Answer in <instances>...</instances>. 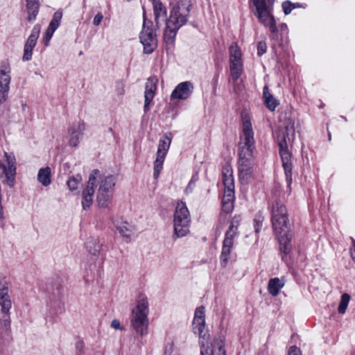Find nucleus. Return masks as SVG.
<instances>
[{
	"label": "nucleus",
	"mask_w": 355,
	"mask_h": 355,
	"mask_svg": "<svg viewBox=\"0 0 355 355\" xmlns=\"http://www.w3.org/2000/svg\"><path fill=\"white\" fill-rule=\"evenodd\" d=\"M272 223L279 242L280 250L288 254L291 249L292 235L289 232L286 208L280 201H275L272 205Z\"/></svg>",
	"instance_id": "3"
},
{
	"label": "nucleus",
	"mask_w": 355,
	"mask_h": 355,
	"mask_svg": "<svg viewBox=\"0 0 355 355\" xmlns=\"http://www.w3.org/2000/svg\"><path fill=\"white\" fill-rule=\"evenodd\" d=\"M103 18V16L102 13H101V12L97 13L95 15V17H94L93 24L95 26H98L101 23Z\"/></svg>",
	"instance_id": "39"
},
{
	"label": "nucleus",
	"mask_w": 355,
	"mask_h": 355,
	"mask_svg": "<svg viewBox=\"0 0 355 355\" xmlns=\"http://www.w3.org/2000/svg\"><path fill=\"white\" fill-rule=\"evenodd\" d=\"M10 291V282L8 277L0 272V294L8 293Z\"/></svg>",
	"instance_id": "31"
},
{
	"label": "nucleus",
	"mask_w": 355,
	"mask_h": 355,
	"mask_svg": "<svg viewBox=\"0 0 355 355\" xmlns=\"http://www.w3.org/2000/svg\"><path fill=\"white\" fill-rule=\"evenodd\" d=\"M282 8L285 15H288L291 11L296 8L295 4L292 3L289 1H286L282 3Z\"/></svg>",
	"instance_id": "35"
},
{
	"label": "nucleus",
	"mask_w": 355,
	"mask_h": 355,
	"mask_svg": "<svg viewBox=\"0 0 355 355\" xmlns=\"http://www.w3.org/2000/svg\"><path fill=\"white\" fill-rule=\"evenodd\" d=\"M295 135L294 122L288 119L285 122L284 127L279 130L277 137L282 166L284 169L288 187L292 182V161L291 154L288 150V145L293 141Z\"/></svg>",
	"instance_id": "4"
},
{
	"label": "nucleus",
	"mask_w": 355,
	"mask_h": 355,
	"mask_svg": "<svg viewBox=\"0 0 355 355\" xmlns=\"http://www.w3.org/2000/svg\"><path fill=\"white\" fill-rule=\"evenodd\" d=\"M85 125L83 123L74 124L69 130V143L71 146L77 147L82 139Z\"/></svg>",
	"instance_id": "21"
},
{
	"label": "nucleus",
	"mask_w": 355,
	"mask_h": 355,
	"mask_svg": "<svg viewBox=\"0 0 355 355\" xmlns=\"http://www.w3.org/2000/svg\"><path fill=\"white\" fill-rule=\"evenodd\" d=\"M157 82L158 80L156 77H150L146 83L144 92L145 102L144 106L145 112L149 110V105L155 96Z\"/></svg>",
	"instance_id": "20"
},
{
	"label": "nucleus",
	"mask_w": 355,
	"mask_h": 355,
	"mask_svg": "<svg viewBox=\"0 0 355 355\" xmlns=\"http://www.w3.org/2000/svg\"><path fill=\"white\" fill-rule=\"evenodd\" d=\"M190 223V213L186 203L178 201L173 214L174 234L178 238L187 236L189 233Z\"/></svg>",
	"instance_id": "9"
},
{
	"label": "nucleus",
	"mask_w": 355,
	"mask_h": 355,
	"mask_svg": "<svg viewBox=\"0 0 355 355\" xmlns=\"http://www.w3.org/2000/svg\"><path fill=\"white\" fill-rule=\"evenodd\" d=\"M80 184V180L76 178L71 177L67 181V186L71 191H76Z\"/></svg>",
	"instance_id": "34"
},
{
	"label": "nucleus",
	"mask_w": 355,
	"mask_h": 355,
	"mask_svg": "<svg viewBox=\"0 0 355 355\" xmlns=\"http://www.w3.org/2000/svg\"><path fill=\"white\" fill-rule=\"evenodd\" d=\"M152 1V3H153V0H151Z\"/></svg>",
	"instance_id": "44"
},
{
	"label": "nucleus",
	"mask_w": 355,
	"mask_h": 355,
	"mask_svg": "<svg viewBox=\"0 0 355 355\" xmlns=\"http://www.w3.org/2000/svg\"><path fill=\"white\" fill-rule=\"evenodd\" d=\"M116 180V177L112 175L102 177L99 175L96 178V202L100 207H107L112 202Z\"/></svg>",
	"instance_id": "7"
},
{
	"label": "nucleus",
	"mask_w": 355,
	"mask_h": 355,
	"mask_svg": "<svg viewBox=\"0 0 355 355\" xmlns=\"http://www.w3.org/2000/svg\"><path fill=\"white\" fill-rule=\"evenodd\" d=\"M205 307L200 306L196 309L193 321V330L201 339L202 355H225L224 341L222 338H216L210 346L205 347L204 340L209 338L207 331L205 328Z\"/></svg>",
	"instance_id": "5"
},
{
	"label": "nucleus",
	"mask_w": 355,
	"mask_h": 355,
	"mask_svg": "<svg viewBox=\"0 0 355 355\" xmlns=\"http://www.w3.org/2000/svg\"><path fill=\"white\" fill-rule=\"evenodd\" d=\"M55 31L48 27L43 37V42L46 46H49V42Z\"/></svg>",
	"instance_id": "36"
},
{
	"label": "nucleus",
	"mask_w": 355,
	"mask_h": 355,
	"mask_svg": "<svg viewBox=\"0 0 355 355\" xmlns=\"http://www.w3.org/2000/svg\"><path fill=\"white\" fill-rule=\"evenodd\" d=\"M165 355H177V354H173L171 352H169L166 351V352H165Z\"/></svg>",
	"instance_id": "42"
},
{
	"label": "nucleus",
	"mask_w": 355,
	"mask_h": 355,
	"mask_svg": "<svg viewBox=\"0 0 355 355\" xmlns=\"http://www.w3.org/2000/svg\"><path fill=\"white\" fill-rule=\"evenodd\" d=\"M267 50V45L265 42H259L257 45V54L260 56L264 54Z\"/></svg>",
	"instance_id": "37"
},
{
	"label": "nucleus",
	"mask_w": 355,
	"mask_h": 355,
	"mask_svg": "<svg viewBox=\"0 0 355 355\" xmlns=\"http://www.w3.org/2000/svg\"><path fill=\"white\" fill-rule=\"evenodd\" d=\"M350 300V296L347 293H344L341 296V300L338 308V311L340 314H344L348 306Z\"/></svg>",
	"instance_id": "33"
},
{
	"label": "nucleus",
	"mask_w": 355,
	"mask_h": 355,
	"mask_svg": "<svg viewBox=\"0 0 355 355\" xmlns=\"http://www.w3.org/2000/svg\"><path fill=\"white\" fill-rule=\"evenodd\" d=\"M242 132L238 150V172L242 184H248L254 177L256 150L254 131L250 116L242 113Z\"/></svg>",
	"instance_id": "1"
},
{
	"label": "nucleus",
	"mask_w": 355,
	"mask_h": 355,
	"mask_svg": "<svg viewBox=\"0 0 355 355\" xmlns=\"http://www.w3.org/2000/svg\"><path fill=\"white\" fill-rule=\"evenodd\" d=\"M275 0H268V3H270V4H273V2L275 1Z\"/></svg>",
	"instance_id": "43"
},
{
	"label": "nucleus",
	"mask_w": 355,
	"mask_h": 355,
	"mask_svg": "<svg viewBox=\"0 0 355 355\" xmlns=\"http://www.w3.org/2000/svg\"><path fill=\"white\" fill-rule=\"evenodd\" d=\"M140 42L144 46V52L147 54L152 53L157 47V38L153 30L146 27V21L144 22V28L139 36Z\"/></svg>",
	"instance_id": "16"
},
{
	"label": "nucleus",
	"mask_w": 355,
	"mask_h": 355,
	"mask_svg": "<svg viewBox=\"0 0 355 355\" xmlns=\"http://www.w3.org/2000/svg\"><path fill=\"white\" fill-rule=\"evenodd\" d=\"M148 302L147 298L140 299L136 307L132 309L131 315V325L141 336H146L148 327Z\"/></svg>",
	"instance_id": "8"
},
{
	"label": "nucleus",
	"mask_w": 355,
	"mask_h": 355,
	"mask_svg": "<svg viewBox=\"0 0 355 355\" xmlns=\"http://www.w3.org/2000/svg\"><path fill=\"white\" fill-rule=\"evenodd\" d=\"M230 68L231 78L236 81L243 73L242 53L236 43L230 47Z\"/></svg>",
	"instance_id": "13"
},
{
	"label": "nucleus",
	"mask_w": 355,
	"mask_h": 355,
	"mask_svg": "<svg viewBox=\"0 0 355 355\" xmlns=\"http://www.w3.org/2000/svg\"><path fill=\"white\" fill-rule=\"evenodd\" d=\"M170 15L166 20L164 40L167 46L173 45L178 31L188 21L191 12L190 0H180L176 3L170 2Z\"/></svg>",
	"instance_id": "2"
},
{
	"label": "nucleus",
	"mask_w": 355,
	"mask_h": 355,
	"mask_svg": "<svg viewBox=\"0 0 355 355\" xmlns=\"http://www.w3.org/2000/svg\"><path fill=\"white\" fill-rule=\"evenodd\" d=\"M86 247L88 252L93 255H97L101 250V245L96 239H92L87 241Z\"/></svg>",
	"instance_id": "30"
},
{
	"label": "nucleus",
	"mask_w": 355,
	"mask_h": 355,
	"mask_svg": "<svg viewBox=\"0 0 355 355\" xmlns=\"http://www.w3.org/2000/svg\"><path fill=\"white\" fill-rule=\"evenodd\" d=\"M240 220L241 218L239 216H235L232 218L225 233L220 254V261L223 267H225L229 261L230 255L234 245V238L239 233L238 228L240 224Z\"/></svg>",
	"instance_id": "11"
},
{
	"label": "nucleus",
	"mask_w": 355,
	"mask_h": 355,
	"mask_svg": "<svg viewBox=\"0 0 355 355\" xmlns=\"http://www.w3.org/2000/svg\"><path fill=\"white\" fill-rule=\"evenodd\" d=\"M12 306L11 297L8 293L0 294V324L8 327L10 324V310Z\"/></svg>",
	"instance_id": "17"
},
{
	"label": "nucleus",
	"mask_w": 355,
	"mask_h": 355,
	"mask_svg": "<svg viewBox=\"0 0 355 355\" xmlns=\"http://www.w3.org/2000/svg\"><path fill=\"white\" fill-rule=\"evenodd\" d=\"M153 6L155 22L166 20V8L160 0H153Z\"/></svg>",
	"instance_id": "25"
},
{
	"label": "nucleus",
	"mask_w": 355,
	"mask_h": 355,
	"mask_svg": "<svg viewBox=\"0 0 355 355\" xmlns=\"http://www.w3.org/2000/svg\"><path fill=\"white\" fill-rule=\"evenodd\" d=\"M222 181L224 189H234V178L231 165L226 163L222 169Z\"/></svg>",
	"instance_id": "22"
},
{
	"label": "nucleus",
	"mask_w": 355,
	"mask_h": 355,
	"mask_svg": "<svg viewBox=\"0 0 355 355\" xmlns=\"http://www.w3.org/2000/svg\"><path fill=\"white\" fill-rule=\"evenodd\" d=\"M111 327H112L114 329H121L120 322L117 320H114L112 321Z\"/></svg>",
	"instance_id": "40"
},
{
	"label": "nucleus",
	"mask_w": 355,
	"mask_h": 355,
	"mask_svg": "<svg viewBox=\"0 0 355 355\" xmlns=\"http://www.w3.org/2000/svg\"><path fill=\"white\" fill-rule=\"evenodd\" d=\"M194 87L191 82L185 81L179 83L171 94V99L186 100L191 95Z\"/></svg>",
	"instance_id": "19"
},
{
	"label": "nucleus",
	"mask_w": 355,
	"mask_h": 355,
	"mask_svg": "<svg viewBox=\"0 0 355 355\" xmlns=\"http://www.w3.org/2000/svg\"><path fill=\"white\" fill-rule=\"evenodd\" d=\"M171 143V134H166L159 141L156 158L154 162L153 177L155 179L158 178L162 170L163 164L170 148Z\"/></svg>",
	"instance_id": "12"
},
{
	"label": "nucleus",
	"mask_w": 355,
	"mask_h": 355,
	"mask_svg": "<svg viewBox=\"0 0 355 355\" xmlns=\"http://www.w3.org/2000/svg\"><path fill=\"white\" fill-rule=\"evenodd\" d=\"M51 168L48 166L40 168L37 174V180L44 187L49 186L51 182Z\"/></svg>",
	"instance_id": "29"
},
{
	"label": "nucleus",
	"mask_w": 355,
	"mask_h": 355,
	"mask_svg": "<svg viewBox=\"0 0 355 355\" xmlns=\"http://www.w3.org/2000/svg\"><path fill=\"white\" fill-rule=\"evenodd\" d=\"M252 11L257 17L259 23L268 28L272 33L277 31L276 21L272 14V4L267 3L266 0H250Z\"/></svg>",
	"instance_id": "6"
},
{
	"label": "nucleus",
	"mask_w": 355,
	"mask_h": 355,
	"mask_svg": "<svg viewBox=\"0 0 355 355\" xmlns=\"http://www.w3.org/2000/svg\"><path fill=\"white\" fill-rule=\"evenodd\" d=\"M114 226L119 233L125 238H130L135 230L133 225L122 220H116L114 222Z\"/></svg>",
	"instance_id": "23"
},
{
	"label": "nucleus",
	"mask_w": 355,
	"mask_h": 355,
	"mask_svg": "<svg viewBox=\"0 0 355 355\" xmlns=\"http://www.w3.org/2000/svg\"><path fill=\"white\" fill-rule=\"evenodd\" d=\"M16 159L12 153L5 152L0 159V181L3 184L12 188L15 184Z\"/></svg>",
	"instance_id": "10"
},
{
	"label": "nucleus",
	"mask_w": 355,
	"mask_h": 355,
	"mask_svg": "<svg viewBox=\"0 0 355 355\" xmlns=\"http://www.w3.org/2000/svg\"><path fill=\"white\" fill-rule=\"evenodd\" d=\"M62 17V11L61 10H57L53 16V18L49 25L48 27L53 28V30H56L60 24Z\"/></svg>",
	"instance_id": "32"
},
{
	"label": "nucleus",
	"mask_w": 355,
	"mask_h": 355,
	"mask_svg": "<svg viewBox=\"0 0 355 355\" xmlns=\"http://www.w3.org/2000/svg\"><path fill=\"white\" fill-rule=\"evenodd\" d=\"M234 201V189H224V196L222 200V209L226 213L232 211Z\"/></svg>",
	"instance_id": "24"
},
{
	"label": "nucleus",
	"mask_w": 355,
	"mask_h": 355,
	"mask_svg": "<svg viewBox=\"0 0 355 355\" xmlns=\"http://www.w3.org/2000/svg\"><path fill=\"white\" fill-rule=\"evenodd\" d=\"M263 98L264 103L268 110L274 111L279 105V101L269 92L268 86H265L263 90Z\"/></svg>",
	"instance_id": "28"
},
{
	"label": "nucleus",
	"mask_w": 355,
	"mask_h": 355,
	"mask_svg": "<svg viewBox=\"0 0 355 355\" xmlns=\"http://www.w3.org/2000/svg\"><path fill=\"white\" fill-rule=\"evenodd\" d=\"M354 246V249L353 251L351 252V254H352V259L355 261V244Z\"/></svg>",
	"instance_id": "41"
},
{
	"label": "nucleus",
	"mask_w": 355,
	"mask_h": 355,
	"mask_svg": "<svg viewBox=\"0 0 355 355\" xmlns=\"http://www.w3.org/2000/svg\"><path fill=\"white\" fill-rule=\"evenodd\" d=\"M10 80V65L8 62H3L0 67V104L7 99Z\"/></svg>",
	"instance_id": "15"
},
{
	"label": "nucleus",
	"mask_w": 355,
	"mask_h": 355,
	"mask_svg": "<svg viewBox=\"0 0 355 355\" xmlns=\"http://www.w3.org/2000/svg\"><path fill=\"white\" fill-rule=\"evenodd\" d=\"M40 25L36 24L32 29L31 33L27 39L24 46L23 60L28 61L31 60L32 51L35 47L40 33Z\"/></svg>",
	"instance_id": "18"
},
{
	"label": "nucleus",
	"mask_w": 355,
	"mask_h": 355,
	"mask_svg": "<svg viewBox=\"0 0 355 355\" xmlns=\"http://www.w3.org/2000/svg\"><path fill=\"white\" fill-rule=\"evenodd\" d=\"M98 175V169L93 170L89 175L87 186L82 192V206L84 209H89L93 202L94 195L97 188L96 178Z\"/></svg>",
	"instance_id": "14"
},
{
	"label": "nucleus",
	"mask_w": 355,
	"mask_h": 355,
	"mask_svg": "<svg viewBox=\"0 0 355 355\" xmlns=\"http://www.w3.org/2000/svg\"><path fill=\"white\" fill-rule=\"evenodd\" d=\"M285 281L284 278L275 277L269 280L268 284V293L272 296H277L279 291L284 286Z\"/></svg>",
	"instance_id": "26"
},
{
	"label": "nucleus",
	"mask_w": 355,
	"mask_h": 355,
	"mask_svg": "<svg viewBox=\"0 0 355 355\" xmlns=\"http://www.w3.org/2000/svg\"><path fill=\"white\" fill-rule=\"evenodd\" d=\"M288 355H302L300 349L296 346H291L288 351Z\"/></svg>",
	"instance_id": "38"
},
{
	"label": "nucleus",
	"mask_w": 355,
	"mask_h": 355,
	"mask_svg": "<svg viewBox=\"0 0 355 355\" xmlns=\"http://www.w3.org/2000/svg\"><path fill=\"white\" fill-rule=\"evenodd\" d=\"M26 9L28 11L27 19L29 22L33 23L37 17L40 9V3L38 0H26Z\"/></svg>",
	"instance_id": "27"
}]
</instances>
